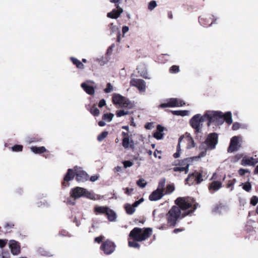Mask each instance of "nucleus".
<instances>
[{
  "mask_svg": "<svg viewBox=\"0 0 258 258\" xmlns=\"http://www.w3.org/2000/svg\"><path fill=\"white\" fill-rule=\"evenodd\" d=\"M107 211L106 215L107 216L108 220L111 222L115 221L116 219L115 213L110 208H108Z\"/></svg>",
  "mask_w": 258,
  "mask_h": 258,
  "instance_id": "obj_22",
  "label": "nucleus"
},
{
  "mask_svg": "<svg viewBox=\"0 0 258 258\" xmlns=\"http://www.w3.org/2000/svg\"><path fill=\"white\" fill-rule=\"evenodd\" d=\"M163 195V191L157 189L150 195L149 198L151 201H156L161 199Z\"/></svg>",
  "mask_w": 258,
  "mask_h": 258,
  "instance_id": "obj_19",
  "label": "nucleus"
},
{
  "mask_svg": "<svg viewBox=\"0 0 258 258\" xmlns=\"http://www.w3.org/2000/svg\"><path fill=\"white\" fill-rule=\"evenodd\" d=\"M131 86L136 87L140 91L145 92L146 90V83L142 79H133L130 81Z\"/></svg>",
  "mask_w": 258,
  "mask_h": 258,
  "instance_id": "obj_13",
  "label": "nucleus"
},
{
  "mask_svg": "<svg viewBox=\"0 0 258 258\" xmlns=\"http://www.w3.org/2000/svg\"><path fill=\"white\" fill-rule=\"evenodd\" d=\"M157 132H161L162 133L164 131V127L161 125H158L157 126Z\"/></svg>",
  "mask_w": 258,
  "mask_h": 258,
  "instance_id": "obj_64",
  "label": "nucleus"
},
{
  "mask_svg": "<svg viewBox=\"0 0 258 258\" xmlns=\"http://www.w3.org/2000/svg\"><path fill=\"white\" fill-rule=\"evenodd\" d=\"M7 240L0 239V247H4L7 244Z\"/></svg>",
  "mask_w": 258,
  "mask_h": 258,
  "instance_id": "obj_58",
  "label": "nucleus"
},
{
  "mask_svg": "<svg viewBox=\"0 0 258 258\" xmlns=\"http://www.w3.org/2000/svg\"><path fill=\"white\" fill-rule=\"evenodd\" d=\"M75 176H76V167L74 168V170L72 169H69L67 174L64 177V181L62 183L63 186H69V184L67 182L73 179Z\"/></svg>",
  "mask_w": 258,
  "mask_h": 258,
  "instance_id": "obj_15",
  "label": "nucleus"
},
{
  "mask_svg": "<svg viewBox=\"0 0 258 258\" xmlns=\"http://www.w3.org/2000/svg\"><path fill=\"white\" fill-rule=\"evenodd\" d=\"M104 238V237L103 236H99V237H96L95 238V241L96 242H97V243H100L102 241V240H103V239Z\"/></svg>",
  "mask_w": 258,
  "mask_h": 258,
  "instance_id": "obj_57",
  "label": "nucleus"
},
{
  "mask_svg": "<svg viewBox=\"0 0 258 258\" xmlns=\"http://www.w3.org/2000/svg\"><path fill=\"white\" fill-rule=\"evenodd\" d=\"M90 84H95V82L92 80H87L85 82L82 83L81 86L86 93L93 95L95 94V90L93 87L90 85Z\"/></svg>",
  "mask_w": 258,
  "mask_h": 258,
  "instance_id": "obj_14",
  "label": "nucleus"
},
{
  "mask_svg": "<svg viewBox=\"0 0 258 258\" xmlns=\"http://www.w3.org/2000/svg\"><path fill=\"white\" fill-rule=\"evenodd\" d=\"M181 138H180L178 140V144L177 147V152L173 154V156L175 158H178L179 157V151H180V143L181 141Z\"/></svg>",
  "mask_w": 258,
  "mask_h": 258,
  "instance_id": "obj_36",
  "label": "nucleus"
},
{
  "mask_svg": "<svg viewBox=\"0 0 258 258\" xmlns=\"http://www.w3.org/2000/svg\"><path fill=\"white\" fill-rule=\"evenodd\" d=\"M122 163L125 168L130 167L133 165V162L131 161H124L122 162Z\"/></svg>",
  "mask_w": 258,
  "mask_h": 258,
  "instance_id": "obj_46",
  "label": "nucleus"
},
{
  "mask_svg": "<svg viewBox=\"0 0 258 258\" xmlns=\"http://www.w3.org/2000/svg\"><path fill=\"white\" fill-rule=\"evenodd\" d=\"M171 73H177L179 71V67L177 66H172L169 70Z\"/></svg>",
  "mask_w": 258,
  "mask_h": 258,
  "instance_id": "obj_41",
  "label": "nucleus"
},
{
  "mask_svg": "<svg viewBox=\"0 0 258 258\" xmlns=\"http://www.w3.org/2000/svg\"><path fill=\"white\" fill-rule=\"evenodd\" d=\"M249 172V170L248 169H245L243 168H240L238 170V173L240 175L243 176L246 173Z\"/></svg>",
  "mask_w": 258,
  "mask_h": 258,
  "instance_id": "obj_49",
  "label": "nucleus"
},
{
  "mask_svg": "<svg viewBox=\"0 0 258 258\" xmlns=\"http://www.w3.org/2000/svg\"><path fill=\"white\" fill-rule=\"evenodd\" d=\"M137 184L140 187L143 188L145 187V186L146 185L147 182L145 181L144 179H140L139 180L137 181Z\"/></svg>",
  "mask_w": 258,
  "mask_h": 258,
  "instance_id": "obj_38",
  "label": "nucleus"
},
{
  "mask_svg": "<svg viewBox=\"0 0 258 258\" xmlns=\"http://www.w3.org/2000/svg\"><path fill=\"white\" fill-rule=\"evenodd\" d=\"M109 30L111 31V33H115L116 32L119 31L118 28L117 26L114 25L113 23H111L108 25Z\"/></svg>",
  "mask_w": 258,
  "mask_h": 258,
  "instance_id": "obj_35",
  "label": "nucleus"
},
{
  "mask_svg": "<svg viewBox=\"0 0 258 258\" xmlns=\"http://www.w3.org/2000/svg\"><path fill=\"white\" fill-rule=\"evenodd\" d=\"M165 103H162L160 105L161 108H166V107H176L179 106H182L185 105V102L178 98H169L166 100Z\"/></svg>",
  "mask_w": 258,
  "mask_h": 258,
  "instance_id": "obj_7",
  "label": "nucleus"
},
{
  "mask_svg": "<svg viewBox=\"0 0 258 258\" xmlns=\"http://www.w3.org/2000/svg\"><path fill=\"white\" fill-rule=\"evenodd\" d=\"M157 6L156 2L155 1H151L148 5V9L152 11Z\"/></svg>",
  "mask_w": 258,
  "mask_h": 258,
  "instance_id": "obj_40",
  "label": "nucleus"
},
{
  "mask_svg": "<svg viewBox=\"0 0 258 258\" xmlns=\"http://www.w3.org/2000/svg\"><path fill=\"white\" fill-rule=\"evenodd\" d=\"M70 196L75 199H78L82 197H85L88 199L95 200V195L86 189L81 187H76L72 188L70 191Z\"/></svg>",
  "mask_w": 258,
  "mask_h": 258,
  "instance_id": "obj_6",
  "label": "nucleus"
},
{
  "mask_svg": "<svg viewBox=\"0 0 258 258\" xmlns=\"http://www.w3.org/2000/svg\"><path fill=\"white\" fill-rule=\"evenodd\" d=\"M108 132L104 131L99 134L97 137V139L99 141L101 142L103 141L108 135Z\"/></svg>",
  "mask_w": 258,
  "mask_h": 258,
  "instance_id": "obj_33",
  "label": "nucleus"
},
{
  "mask_svg": "<svg viewBox=\"0 0 258 258\" xmlns=\"http://www.w3.org/2000/svg\"><path fill=\"white\" fill-rule=\"evenodd\" d=\"M257 163H258V159L253 157L247 158L245 157L241 160V164L242 166H254Z\"/></svg>",
  "mask_w": 258,
  "mask_h": 258,
  "instance_id": "obj_18",
  "label": "nucleus"
},
{
  "mask_svg": "<svg viewBox=\"0 0 258 258\" xmlns=\"http://www.w3.org/2000/svg\"><path fill=\"white\" fill-rule=\"evenodd\" d=\"M240 137L234 136L232 137L230 141V145L228 149V152H233L238 150L240 147Z\"/></svg>",
  "mask_w": 258,
  "mask_h": 258,
  "instance_id": "obj_10",
  "label": "nucleus"
},
{
  "mask_svg": "<svg viewBox=\"0 0 258 258\" xmlns=\"http://www.w3.org/2000/svg\"><path fill=\"white\" fill-rule=\"evenodd\" d=\"M240 125L238 122H235L233 124L232 129L234 131L237 130L240 128Z\"/></svg>",
  "mask_w": 258,
  "mask_h": 258,
  "instance_id": "obj_55",
  "label": "nucleus"
},
{
  "mask_svg": "<svg viewBox=\"0 0 258 258\" xmlns=\"http://www.w3.org/2000/svg\"><path fill=\"white\" fill-rule=\"evenodd\" d=\"M128 30H129V28L128 26H124L122 27V33L123 35L125 33H126V32H127L128 31Z\"/></svg>",
  "mask_w": 258,
  "mask_h": 258,
  "instance_id": "obj_59",
  "label": "nucleus"
},
{
  "mask_svg": "<svg viewBox=\"0 0 258 258\" xmlns=\"http://www.w3.org/2000/svg\"><path fill=\"white\" fill-rule=\"evenodd\" d=\"M199 23L201 24V25H202L204 27H207V23L205 22V19L204 18H203L202 17H200L199 18Z\"/></svg>",
  "mask_w": 258,
  "mask_h": 258,
  "instance_id": "obj_51",
  "label": "nucleus"
},
{
  "mask_svg": "<svg viewBox=\"0 0 258 258\" xmlns=\"http://www.w3.org/2000/svg\"><path fill=\"white\" fill-rule=\"evenodd\" d=\"M71 60H72L73 64L76 65L77 68L79 69H84L85 68V66L83 63L77 58L74 57H71Z\"/></svg>",
  "mask_w": 258,
  "mask_h": 258,
  "instance_id": "obj_25",
  "label": "nucleus"
},
{
  "mask_svg": "<svg viewBox=\"0 0 258 258\" xmlns=\"http://www.w3.org/2000/svg\"><path fill=\"white\" fill-rule=\"evenodd\" d=\"M30 149L32 152L35 154H41L46 151V148L43 146L39 147L33 146L30 148Z\"/></svg>",
  "mask_w": 258,
  "mask_h": 258,
  "instance_id": "obj_24",
  "label": "nucleus"
},
{
  "mask_svg": "<svg viewBox=\"0 0 258 258\" xmlns=\"http://www.w3.org/2000/svg\"><path fill=\"white\" fill-rule=\"evenodd\" d=\"M113 86L109 83L107 84L106 88L104 90V91L106 93H109L113 91Z\"/></svg>",
  "mask_w": 258,
  "mask_h": 258,
  "instance_id": "obj_42",
  "label": "nucleus"
},
{
  "mask_svg": "<svg viewBox=\"0 0 258 258\" xmlns=\"http://www.w3.org/2000/svg\"><path fill=\"white\" fill-rule=\"evenodd\" d=\"M125 193L127 195H131L132 194V191H133V188H126L125 189Z\"/></svg>",
  "mask_w": 258,
  "mask_h": 258,
  "instance_id": "obj_61",
  "label": "nucleus"
},
{
  "mask_svg": "<svg viewBox=\"0 0 258 258\" xmlns=\"http://www.w3.org/2000/svg\"><path fill=\"white\" fill-rule=\"evenodd\" d=\"M217 143L218 135L215 133L210 134L208 136L206 140L202 143L200 146L201 152L199 154V157H205L207 154V150L208 149H215Z\"/></svg>",
  "mask_w": 258,
  "mask_h": 258,
  "instance_id": "obj_3",
  "label": "nucleus"
},
{
  "mask_svg": "<svg viewBox=\"0 0 258 258\" xmlns=\"http://www.w3.org/2000/svg\"><path fill=\"white\" fill-rule=\"evenodd\" d=\"M76 180L79 182H85L88 180L89 175L81 168L76 167Z\"/></svg>",
  "mask_w": 258,
  "mask_h": 258,
  "instance_id": "obj_11",
  "label": "nucleus"
},
{
  "mask_svg": "<svg viewBox=\"0 0 258 258\" xmlns=\"http://www.w3.org/2000/svg\"><path fill=\"white\" fill-rule=\"evenodd\" d=\"M130 139L128 137H124L122 140V146L124 148H128L130 147Z\"/></svg>",
  "mask_w": 258,
  "mask_h": 258,
  "instance_id": "obj_34",
  "label": "nucleus"
},
{
  "mask_svg": "<svg viewBox=\"0 0 258 258\" xmlns=\"http://www.w3.org/2000/svg\"><path fill=\"white\" fill-rule=\"evenodd\" d=\"M144 201V199L141 198L139 201H136L133 205H132L135 208L138 207L142 202Z\"/></svg>",
  "mask_w": 258,
  "mask_h": 258,
  "instance_id": "obj_54",
  "label": "nucleus"
},
{
  "mask_svg": "<svg viewBox=\"0 0 258 258\" xmlns=\"http://www.w3.org/2000/svg\"><path fill=\"white\" fill-rule=\"evenodd\" d=\"M115 247L116 245L114 242L109 240H107L101 244L100 249L103 251L105 254L108 255L114 252Z\"/></svg>",
  "mask_w": 258,
  "mask_h": 258,
  "instance_id": "obj_9",
  "label": "nucleus"
},
{
  "mask_svg": "<svg viewBox=\"0 0 258 258\" xmlns=\"http://www.w3.org/2000/svg\"><path fill=\"white\" fill-rule=\"evenodd\" d=\"M90 113L95 116H97L100 113L99 110L95 106H92L90 110Z\"/></svg>",
  "mask_w": 258,
  "mask_h": 258,
  "instance_id": "obj_30",
  "label": "nucleus"
},
{
  "mask_svg": "<svg viewBox=\"0 0 258 258\" xmlns=\"http://www.w3.org/2000/svg\"><path fill=\"white\" fill-rule=\"evenodd\" d=\"M243 189L246 191H249L251 189V186L250 183L247 182L243 186Z\"/></svg>",
  "mask_w": 258,
  "mask_h": 258,
  "instance_id": "obj_48",
  "label": "nucleus"
},
{
  "mask_svg": "<svg viewBox=\"0 0 258 258\" xmlns=\"http://www.w3.org/2000/svg\"><path fill=\"white\" fill-rule=\"evenodd\" d=\"M236 180L235 179H233L232 180H229L228 181V183L227 185V187L228 188L231 187L230 190L232 191L233 190V189L234 185L236 183Z\"/></svg>",
  "mask_w": 258,
  "mask_h": 258,
  "instance_id": "obj_43",
  "label": "nucleus"
},
{
  "mask_svg": "<svg viewBox=\"0 0 258 258\" xmlns=\"http://www.w3.org/2000/svg\"><path fill=\"white\" fill-rule=\"evenodd\" d=\"M258 203V198L256 196H253L250 200V204L253 206L256 205Z\"/></svg>",
  "mask_w": 258,
  "mask_h": 258,
  "instance_id": "obj_47",
  "label": "nucleus"
},
{
  "mask_svg": "<svg viewBox=\"0 0 258 258\" xmlns=\"http://www.w3.org/2000/svg\"><path fill=\"white\" fill-rule=\"evenodd\" d=\"M223 116V113L220 111L207 110L204 113L208 126H210L214 122L222 123Z\"/></svg>",
  "mask_w": 258,
  "mask_h": 258,
  "instance_id": "obj_4",
  "label": "nucleus"
},
{
  "mask_svg": "<svg viewBox=\"0 0 258 258\" xmlns=\"http://www.w3.org/2000/svg\"><path fill=\"white\" fill-rule=\"evenodd\" d=\"M109 208L105 206H96L94 208V211L96 214H106L107 211Z\"/></svg>",
  "mask_w": 258,
  "mask_h": 258,
  "instance_id": "obj_23",
  "label": "nucleus"
},
{
  "mask_svg": "<svg viewBox=\"0 0 258 258\" xmlns=\"http://www.w3.org/2000/svg\"><path fill=\"white\" fill-rule=\"evenodd\" d=\"M224 120L228 124H231L232 123V114L230 111H228L225 114H223V116L222 117V122Z\"/></svg>",
  "mask_w": 258,
  "mask_h": 258,
  "instance_id": "obj_21",
  "label": "nucleus"
},
{
  "mask_svg": "<svg viewBox=\"0 0 258 258\" xmlns=\"http://www.w3.org/2000/svg\"><path fill=\"white\" fill-rule=\"evenodd\" d=\"M199 155L197 156H195L192 157L186 158L179 163V165L181 166L183 168H185V174H186L188 171V168L189 165L194 160L199 159L201 157H199Z\"/></svg>",
  "mask_w": 258,
  "mask_h": 258,
  "instance_id": "obj_12",
  "label": "nucleus"
},
{
  "mask_svg": "<svg viewBox=\"0 0 258 258\" xmlns=\"http://www.w3.org/2000/svg\"><path fill=\"white\" fill-rule=\"evenodd\" d=\"M106 105V102H105V100L104 99H101L99 102V104H98V106L99 107L101 108L102 107H103L104 106H105Z\"/></svg>",
  "mask_w": 258,
  "mask_h": 258,
  "instance_id": "obj_56",
  "label": "nucleus"
},
{
  "mask_svg": "<svg viewBox=\"0 0 258 258\" xmlns=\"http://www.w3.org/2000/svg\"><path fill=\"white\" fill-rule=\"evenodd\" d=\"M205 121H206V119L204 117V113L203 115L198 113L194 115L190 119L189 123L191 127L195 130V132L198 134L202 132L203 123Z\"/></svg>",
  "mask_w": 258,
  "mask_h": 258,
  "instance_id": "obj_5",
  "label": "nucleus"
},
{
  "mask_svg": "<svg viewBox=\"0 0 258 258\" xmlns=\"http://www.w3.org/2000/svg\"><path fill=\"white\" fill-rule=\"evenodd\" d=\"M166 180L165 178H162L160 180L159 182L158 186L157 189L161 191H164V186L165 184Z\"/></svg>",
  "mask_w": 258,
  "mask_h": 258,
  "instance_id": "obj_32",
  "label": "nucleus"
},
{
  "mask_svg": "<svg viewBox=\"0 0 258 258\" xmlns=\"http://www.w3.org/2000/svg\"><path fill=\"white\" fill-rule=\"evenodd\" d=\"M128 113V111H124L123 110H119L116 111V116L117 117H121L122 116L126 115Z\"/></svg>",
  "mask_w": 258,
  "mask_h": 258,
  "instance_id": "obj_39",
  "label": "nucleus"
},
{
  "mask_svg": "<svg viewBox=\"0 0 258 258\" xmlns=\"http://www.w3.org/2000/svg\"><path fill=\"white\" fill-rule=\"evenodd\" d=\"M172 113L174 115H180L184 116L188 115L189 114V111L188 110H175L172 111Z\"/></svg>",
  "mask_w": 258,
  "mask_h": 258,
  "instance_id": "obj_28",
  "label": "nucleus"
},
{
  "mask_svg": "<svg viewBox=\"0 0 258 258\" xmlns=\"http://www.w3.org/2000/svg\"><path fill=\"white\" fill-rule=\"evenodd\" d=\"M126 212L129 215H132L135 211V208L131 204H126L124 205Z\"/></svg>",
  "mask_w": 258,
  "mask_h": 258,
  "instance_id": "obj_27",
  "label": "nucleus"
},
{
  "mask_svg": "<svg viewBox=\"0 0 258 258\" xmlns=\"http://www.w3.org/2000/svg\"><path fill=\"white\" fill-rule=\"evenodd\" d=\"M152 229L150 228H134L130 233L129 237L133 241H128V246L131 247L139 248L140 245L137 242H141L148 238L152 234Z\"/></svg>",
  "mask_w": 258,
  "mask_h": 258,
  "instance_id": "obj_2",
  "label": "nucleus"
},
{
  "mask_svg": "<svg viewBox=\"0 0 258 258\" xmlns=\"http://www.w3.org/2000/svg\"><path fill=\"white\" fill-rule=\"evenodd\" d=\"M195 173H196L195 175L196 176V183L197 184H199L204 180V179L203 178V175H202V173H199L198 172H195Z\"/></svg>",
  "mask_w": 258,
  "mask_h": 258,
  "instance_id": "obj_31",
  "label": "nucleus"
},
{
  "mask_svg": "<svg viewBox=\"0 0 258 258\" xmlns=\"http://www.w3.org/2000/svg\"><path fill=\"white\" fill-rule=\"evenodd\" d=\"M76 200V199H75L72 198V197H71V198L68 199L67 203L69 205H74L76 204V202H75Z\"/></svg>",
  "mask_w": 258,
  "mask_h": 258,
  "instance_id": "obj_50",
  "label": "nucleus"
},
{
  "mask_svg": "<svg viewBox=\"0 0 258 258\" xmlns=\"http://www.w3.org/2000/svg\"><path fill=\"white\" fill-rule=\"evenodd\" d=\"M174 189V186L172 185H168L167 186V190L169 192H172Z\"/></svg>",
  "mask_w": 258,
  "mask_h": 258,
  "instance_id": "obj_60",
  "label": "nucleus"
},
{
  "mask_svg": "<svg viewBox=\"0 0 258 258\" xmlns=\"http://www.w3.org/2000/svg\"><path fill=\"white\" fill-rule=\"evenodd\" d=\"M9 247L13 255H17L20 252V246L18 242L14 240H11L9 243Z\"/></svg>",
  "mask_w": 258,
  "mask_h": 258,
  "instance_id": "obj_16",
  "label": "nucleus"
},
{
  "mask_svg": "<svg viewBox=\"0 0 258 258\" xmlns=\"http://www.w3.org/2000/svg\"><path fill=\"white\" fill-rule=\"evenodd\" d=\"M99 176L97 175H93L91 176L90 180L92 182L96 181L98 179Z\"/></svg>",
  "mask_w": 258,
  "mask_h": 258,
  "instance_id": "obj_63",
  "label": "nucleus"
},
{
  "mask_svg": "<svg viewBox=\"0 0 258 258\" xmlns=\"http://www.w3.org/2000/svg\"><path fill=\"white\" fill-rule=\"evenodd\" d=\"M114 116V114L109 113H105L102 116V119L107 122H110Z\"/></svg>",
  "mask_w": 258,
  "mask_h": 258,
  "instance_id": "obj_29",
  "label": "nucleus"
},
{
  "mask_svg": "<svg viewBox=\"0 0 258 258\" xmlns=\"http://www.w3.org/2000/svg\"><path fill=\"white\" fill-rule=\"evenodd\" d=\"M173 170L175 172H177V171L182 172V171H184L185 172V168H183L181 166H179V167H175L173 168Z\"/></svg>",
  "mask_w": 258,
  "mask_h": 258,
  "instance_id": "obj_52",
  "label": "nucleus"
},
{
  "mask_svg": "<svg viewBox=\"0 0 258 258\" xmlns=\"http://www.w3.org/2000/svg\"><path fill=\"white\" fill-rule=\"evenodd\" d=\"M14 226V225L13 223H6V224L5 225V228L7 230H8L11 229V228H13Z\"/></svg>",
  "mask_w": 258,
  "mask_h": 258,
  "instance_id": "obj_53",
  "label": "nucleus"
},
{
  "mask_svg": "<svg viewBox=\"0 0 258 258\" xmlns=\"http://www.w3.org/2000/svg\"><path fill=\"white\" fill-rule=\"evenodd\" d=\"M222 186V183L220 181H215L212 182L209 186V189L211 193L219 190Z\"/></svg>",
  "mask_w": 258,
  "mask_h": 258,
  "instance_id": "obj_20",
  "label": "nucleus"
},
{
  "mask_svg": "<svg viewBox=\"0 0 258 258\" xmlns=\"http://www.w3.org/2000/svg\"><path fill=\"white\" fill-rule=\"evenodd\" d=\"M163 136V133H162L161 132H157V131H156L154 134V137L157 140H161V139H162Z\"/></svg>",
  "mask_w": 258,
  "mask_h": 258,
  "instance_id": "obj_45",
  "label": "nucleus"
},
{
  "mask_svg": "<svg viewBox=\"0 0 258 258\" xmlns=\"http://www.w3.org/2000/svg\"><path fill=\"white\" fill-rule=\"evenodd\" d=\"M112 101L114 104H118L121 107H127L131 104L128 99L118 94L113 95Z\"/></svg>",
  "mask_w": 258,
  "mask_h": 258,
  "instance_id": "obj_8",
  "label": "nucleus"
},
{
  "mask_svg": "<svg viewBox=\"0 0 258 258\" xmlns=\"http://www.w3.org/2000/svg\"><path fill=\"white\" fill-rule=\"evenodd\" d=\"M12 150L14 152H20L22 151L23 149V146L20 145H16L13 146L12 148Z\"/></svg>",
  "mask_w": 258,
  "mask_h": 258,
  "instance_id": "obj_37",
  "label": "nucleus"
},
{
  "mask_svg": "<svg viewBox=\"0 0 258 258\" xmlns=\"http://www.w3.org/2000/svg\"><path fill=\"white\" fill-rule=\"evenodd\" d=\"M195 172L189 174L187 177V178L185 179V182L187 184H193L195 182H196V176Z\"/></svg>",
  "mask_w": 258,
  "mask_h": 258,
  "instance_id": "obj_26",
  "label": "nucleus"
},
{
  "mask_svg": "<svg viewBox=\"0 0 258 258\" xmlns=\"http://www.w3.org/2000/svg\"><path fill=\"white\" fill-rule=\"evenodd\" d=\"M222 208V206L221 205H216L213 210V212L215 213H220L221 212V210Z\"/></svg>",
  "mask_w": 258,
  "mask_h": 258,
  "instance_id": "obj_44",
  "label": "nucleus"
},
{
  "mask_svg": "<svg viewBox=\"0 0 258 258\" xmlns=\"http://www.w3.org/2000/svg\"><path fill=\"white\" fill-rule=\"evenodd\" d=\"M115 6L117 10L113 9L111 12L108 13L107 14L108 18L117 19L120 16L121 14L122 13L123 11V9L118 4Z\"/></svg>",
  "mask_w": 258,
  "mask_h": 258,
  "instance_id": "obj_17",
  "label": "nucleus"
},
{
  "mask_svg": "<svg viewBox=\"0 0 258 258\" xmlns=\"http://www.w3.org/2000/svg\"><path fill=\"white\" fill-rule=\"evenodd\" d=\"M174 206L166 215L168 225L174 227L178 220L190 215L198 207L199 204L190 197H179L175 201Z\"/></svg>",
  "mask_w": 258,
  "mask_h": 258,
  "instance_id": "obj_1",
  "label": "nucleus"
},
{
  "mask_svg": "<svg viewBox=\"0 0 258 258\" xmlns=\"http://www.w3.org/2000/svg\"><path fill=\"white\" fill-rule=\"evenodd\" d=\"M115 46V45L114 44H112L110 46H109L107 50V53L108 54H110L112 52V48Z\"/></svg>",
  "mask_w": 258,
  "mask_h": 258,
  "instance_id": "obj_62",
  "label": "nucleus"
}]
</instances>
